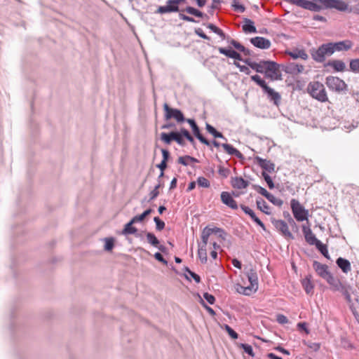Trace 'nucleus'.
Here are the masks:
<instances>
[{
    "mask_svg": "<svg viewBox=\"0 0 359 359\" xmlns=\"http://www.w3.org/2000/svg\"><path fill=\"white\" fill-rule=\"evenodd\" d=\"M306 90L313 99L321 102H328L327 92L322 83L311 81L308 84Z\"/></svg>",
    "mask_w": 359,
    "mask_h": 359,
    "instance_id": "f257e3e1",
    "label": "nucleus"
},
{
    "mask_svg": "<svg viewBox=\"0 0 359 359\" xmlns=\"http://www.w3.org/2000/svg\"><path fill=\"white\" fill-rule=\"evenodd\" d=\"M337 292H340L344 296L346 302L349 304V307L352 313L354 316H357V309L358 305L359 304V297L355 294L354 299H352L351 294H354L353 287L348 283H342Z\"/></svg>",
    "mask_w": 359,
    "mask_h": 359,
    "instance_id": "f03ea898",
    "label": "nucleus"
},
{
    "mask_svg": "<svg viewBox=\"0 0 359 359\" xmlns=\"http://www.w3.org/2000/svg\"><path fill=\"white\" fill-rule=\"evenodd\" d=\"M334 53L332 43H323L318 49H311V55L313 60L317 62H323L326 57L331 56Z\"/></svg>",
    "mask_w": 359,
    "mask_h": 359,
    "instance_id": "7ed1b4c3",
    "label": "nucleus"
},
{
    "mask_svg": "<svg viewBox=\"0 0 359 359\" xmlns=\"http://www.w3.org/2000/svg\"><path fill=\"white\" fill-rule=\"evenodd\" d=\"M292 1L293 2V5L311 11L319 12L323 9H327L326 4L324 3L323 0H292Z\"/></svg>",
    "mask_w": 359,
    "mask_h": 359,
    "instance_id": "20e7f679",
    "label": "nucleus"
},
{
    "mask_svg": "<svg viewBox=\"0 0 359 359\" xmlns=\"http://www.w3.org/2000/svg\"><path fill=\"white\" fill-rule=\"evenodd\" d=\"M325 84L330 90L338 93H346L348 90L346 83L337 76H327L325 79Z\"/></svg>",
    "mask_w": 359,
    "mask_h": 359,
    "instance_id": "39448f33",
    "label": "nucleus"
},
{
    "mask_svg": "<svg viewBox=\"0 0 359 359\" xmlns=\"http://www.w3.org/2000/svg\"><path fill=\"white\" fill-rule=\"evenodd\" d=\"M246 276L250 283L248 287H241L242 291L238 290L240 293L245 295L250 294L251 292H256L258 289V276L255 269H250L246 272Z\"/></svg>",
    "mask_w": 359,
    "mask_h": 359,
    "instance_id": "423d86ee",
    "label": "nucleus"
},
{
    "mask_svg": "<svg viewBox=\"0 0 359 359\" xmlns=\"http://www.w3.org/2000/svg\"><path fill=\"white\" fill-rule=\"evenodd\" d=\"M291 209L294 218L302 222L307 219L308 210H306L296 199H292L290 201Z\"/></svg>",
    "mask_w": 359,
    "mask_h": 359,
    "instance_id": "0eeeda50",
    "label": "nucleus"
},
{
    "mask_svg": "<svg viewBox=\"0 0 359 359\" xmlns=\"http://www.w3.org/2000/svg\"><path fill=\"white\" fill-rule=\"evenodd\" d=\"M163 109L165 111L164 117L165 120H170L173 118L176 120L177 123H182L186 121L182 112L177 109L171 108L167 103L163 104Z\"/></svg>",
    "mask_w": 359,
    "mask_h": 359,
    "instance_id": "6e6552de",
    "label": "nucleus"
},
{
    "mask_svg": "<svg viewBox=\"0 0 359 359\" xmlns=\"http://www.w3.org/2000/svg\"><path fill=\"white\" fill-rule=\"evenodd\" d=\"M264 74L266 78H269L272 81L281 79L279 65L275 62L269 61Z\"/></svg>",
    "mask_w": 359,
    "mask_h": 359,
    "instance_id": "1a4fd4ad",
    "label": "nucleus"
},
{
    "mask_svg": "<svg viewBox=\"0 0 359 359\" xmlns=\"http://www.w3.org/2000/svg\"><path fill=\"white\" fill-rule=\"evenodd\" d=\"M184 1L185 0H168L165 6L158 8L157 13L163 14L178 12L180 11L179 4Z\"/></svg>",
    "mask_w": 359,
    "mask_h": 359,
    "instance_id": "9d476101",
    "label": "nucleus"
},
{
    "mask_svg": "<svg viewBox=\"0 0 359 359\" xmlns=\"http://www.w3.org/2000/svg\"><path fill=\"white\" fill-rule=\"evenodd\" d=\"M214 233H218L219 236L224 238V231L223 229L217 227L209 228L208 226H206L202 231L201 242L199 245H207L210 236Z\"/></svg>",
    "mask_w": 359,
    "mask_h": 359,
    "instance_id": "9b49d317",
    "label": "nucleus"
},
{
    "mask_svg": "<svg viewBox=\"0 0 359 359\" xmlns=\"http://www.w3.org/2000/svg\"><path fill=\"white\" fill-rule=\"evenodd\" d=\"M326 4V8H335L339 11L352 12V8L348 9V5L341 0H323Z\"/></svg>",
    "mask_w": 359,
    "mask_h": 359,
    "instance_id": "f8f14e48",
    "label": "nucleus"
},
{
    "mask_svg": "<svg viewBox=\"0 0 359 359\" xmlns=\"http://www.w3.org/2000/svg\"><path fill=\"white\" fill-rule=\"evenodd\" d=\"M273 224L276 229L285 238L289 239H294V236L289 230L287 223L281 219L273 221Z\"/></svg>",
    "mask_w": 359,
    "mask_h": 359,
    "instance_id": "ddd939ff",
    "label": "nucleus"
},
{
    "mask_svg": "<svg viewBox=\"0 0 359 359\" xmlns=\"http://www.w3.org/2000/svg\"><path fill=\"white\" fill-rule=\"evenodd\" d=\"M313 266L318 275L326 281L332 276V274L329 271L328 266L326 264L314 261Z\"/></svg>",
    "mask_w": 359,
    "mask_h": 359,
    "instance_id": "4468645a",
    "label": "nucleus"
},
{
    "mask_svg": "<svg viewBox=\"0 0 359 359\" xmlns=\"http://www.w3.org/2000/svg\"><path fill=\"white\" fill-rule=\"evenodd\" d=\"M269 60H261L259 62H252L250 59H244L243 62L252 69L259 73H264Z\"/></svg>",
    "mask_w": 359,
    "mask_h": 359,
    "instance_id": "2eb2a0df",
    "label": "nucleus"
},
{
    "mask_svg": "<svg viewBox=\"0 0 359 359\" xmlns=\"http://www.w3.org/2000/svg\"><path fill=\"white\" fill-rule=\"evenodd\" d=\"M331 43L334 53L336 51H348L353 46V42L348 39Z\"/></svg>",
    "mask_w": 359,
    "mask_h": 359,
    "instance_id": "dca6fc26",
    "label": "nucleus"
},
{
    "mask_svg": "<svg viewBox=\"0 0 359 359\" xmlns=\"http://www.w3.org/2000/svg\"><path fill=\"white\" fill-rule=\"evenodd\" d=\"M194 137H197L201 142L209 144L205 136H161V140L165 144H169L172 140H174L173 137H186L190 142H193Z\"/></svg>",
    "mask_w": 359,
    "mask_h": 359,
    "instance_id": "f3484780",
    "label": "nucleus"
},
{
    "mask_svg": "<svg viewBox=\"0 0 359 359\" xmlns=\"http://www.w3.org/2000/svg\"><path fill=\"white\" fill-rule=\"evenodd\" d=\"M263 91L267 95V97L270 101L273 102L276 106H278L280 102L281 97L278 92H276L273 88L268 86L263 89Z\"/></svg>",
    "mask_w": 359,
    "mask_h": 359,
    "instance_id": "a211bd4d",
    "label": "nucleus"
},
{
    "mask_svg": "<svg viewBox=\"0 0 359 359\" xmlns=\"http://www.w3.org/2000/svg\"><path fill=\"white\" fill-rule=\"evenodd\" d=\"M250 42L257 48L268 49L271 47V41L262 36H256L250 39Z\"/></svg>",
    "mask_w": 359,
    "mask_h": 359,
    "instance_id": "6ab92c4d",
    "label": "nucleus"
},
{
    "mask_svg": "<svg viewBox=\"0 0 359 359\" xmlns=\"http://www.w3.org/2000/svg\"><path fill=\"white\" fill-rule=\"evenodd\" d=\"M302 231L305 238L306 241L311 245H315V244L319 241L316 238L314 233L312 232L311 228L307 226H302Z\"/></svg>",
    "mask_w": 359,
    "mask_h": 359,
    "instance_id": "aec40b11",
    "label": "nucleus"
},
{
    "mask_svg": "<svg viewBox=\"0 0 359 359\" xmlns=\"http://www.w3.org/2000/svg\"><path fill=\"white\" fill-rule=\"evenodd\" d=\"M221 200L224 204L229 206L231 209L236 210L238 208L236 201L233 198V197L229 192H222Z\"/></svg>",
    "mask_w": 359,
    "mask_h": 359,
    "instance_id": "412c9836",
    "label": "nucleus"
},
{
    "mask_svg": "<svg viewBox=\"0 0 359 359\" xmlns=\"http://www.w3.org/2000/svg\"><path fill=\"white\" fill-rule=\"evenodd\" d=\"M255 159L257 164L264 170L269 172L274 171L275 165L271 161L263 159L259 156H256Z\"/></svg>",
    "mask_w": 359,
    "mask_h": 359,
    "instance_id": "4be33fe9",
    "label": "nucleus"
},
{
    "mask_svg": "<svg viewBox=\"0 0 359 359\" xmlns=\"http://www.w3.org/2000/svg\"><path fill=\"white\" fill-rule=\"evenodd\" d=\"M304 70V67L302 65H298L295 62H290L284 68V71L290 74H298Z\"/></svg>",
    "mask_w": 359,
    "mask_h": 359,
    "instance_id": "5701e85b",
    "label": "nucleus"
},
{
    "mask_svg": "<svg viewBox=\"0 0 359 359\" xmlns=\"http://www.w3.org/2000/svg\"><path fill=\"white\" fill-rule=\"evenodd\" d=\"M243 211L248 215L251 219L257 224L259 225L264 231H266V227L264 223L256 216L254 211L250 209L249 207L245 205H241V206Z\"/></svg>",
    "mask_w": 359,
    "mask_h": 359,
    "instance_id": "b1692460",
    "label": "nucleus"
},
{
    "mask_svg": "<svg viewBox=\"0 0 359 359\" xmlns=\"http://www.w3.org/2000/svg\"><path fill=\"white\" fill-rule=\"evenodd\" d=\"M286 53L293 59L301 58L304 60H306L309 58L307 53L303 49L295 48L292 51H287Z\"/></svg>",
    "mask_w": 359,
    "mask_h": 359,
    "instance_id": "393cba45",
    "label": "nucleus"
},
{
    "mask_svg": "<svg viewBox=\"0 0 359 359\" xmlns=\"http://www.w3.org/2000/svg\"><path fill=\"white\" fill-rule=\"evenodd\" d=\"M336 263L337 266L341 269V271L345 273H347L351 269V263L346 259L339 257L337 259Z\"/></svg>",
    "mask_w": 359,
    "mask_h": 359,
    "instance_id": "a878e982",
    "label": "nucleus"
},
{
    "mask_svg": "<svg viewBox=\"0 0 359 359\" xmlns=\"http://www.w3.org/2000/svg\"><path fill=\"white\" fill-rule=\"evenodd\" d=\"M327 65L332 67L336 72H344L346 69L345 63L339 60H330Z\"/></svg>",
    "mask_w": 359,
    "mask_h": 359,
    "instance_id": "bb28decb",
    "label": "nucleus"
},
{
    "mask_svg": "<svg viewBox=\"0 0 359 359\" xmlns=\"http://www.w3.org/2000/svg\"><path fill=\"white\" fill-rule=\"evenodd\" d=\"M302 285L306 294H313L314 285L311 282V276H306L302 279Z\"/></svg>",
    "mask_w": 359,
    "mask_h": 359,
    "instance_id": "cd10ccee",
    "label": "nucleus"
},
{
    "mask_svg": "<svg viewBox=\"0 0 359 359\" xmlns=\"http://www.w3.org/2000/svg\"><path fill=\"white\" fill-rule=\"evenodd\" d=\"M146 237L148 243H150L151 245L158 248L161 251L165 250L164 246L158 245L160 242L154 233L148 232L146 234Z\"/></svg>",
    "mask_w": 359,
    "mask_h": 359,
    "instance_id": "c85d7f7f",
    "label": "nucleus"
},
{
    "mask_svg": "<svg viewBox=\"0 0 359 359\" xmlns=\"http://www.w3.org/2000/svg\"><path fill=\"white\" fill-rule=\"evenodd\" d=\"M231 185L238 189H245L248 186V182L242 177H234L231 180Z\"/></svg>",
    "mask_w": 359,
    "mask_h": 359,
    "instance_id": "c756f323",
    "label": "nucleus"
},
{
    "mask_svg": "<svg viewBox=\"0 0 359 359\" xmlns=\"http://www.w3.org/2000/svg\"><path fill=\"white\" fill-rule=\"evenodd\" d=\"M245 24L243 26V29L246 33H256L257 29L254 25V22L248 18H245Z\"/></svg>",
    "mask_w": 359,
    "mask_h": 359,
    "instance_id": "7c9ffc66",
    "label": "nucleus"
},
{
    "mask_svg": "<svg viewBox=\"0 0 359 359\" xmlns=\"http://www.w3.org/2000/svg\"><path fill=\"white\" fill-rule=\"evenodd\" d=\"M197 162L198 160L196 158L188 155L180 156L178 158V163L185 166L191 165L193 163Z\"/></svg>",
    "mask_w": 359,
    "mask_h": 359,
    "instance_id": "2f4dec72",
    "label": "nucleus"
},
{
    "mask_svg": "<svg viewBox=\"0 0 359 359\" xmlns=\"http://www.w3.org/2000/svg\"><path fill=\"white\" fill-rule=\"evenodd\" d=\"M198 257L200 259L201 263L205 264L207 262V245H202L198 244Z\"/></svg>",
    "mask_w": 359,
    "mask_h": 359,
    "instance_id": "473e14b6",
    "label": "nucleus"
},
{
    "mask_svg": "<svg viewBox=\"0 0 359 359\" xmlns=\"http://www.w3.org/2000/svg\"><path fill=\"white\" fill-rule=\"evenodd\" d=\"M256 203L258 209H259L262 212L266 215L271 214L270 208L264 200H263L262 198H259L257 200Z\"/></svg>",
    "mask_w": 359,
    "mask_h": 359,
    "instance_id": "72a5a7b5",
    "label": "nucleus"
},
{
    "mask_svg": "<svg viewBox=\"0 0 359 359\" xmlns=\"http://www.w3.org/2000/svg\"><path fill=\"white\" fill-rule=\"evenodd\" d=\"M327 282L331 286V289L333 291H338L343 283L339 279L334 278L333 276L330 278Z\"/></svg>",
    "mask_w": 359,
    "mask_h": 359,
    "instance_id": "f704fd0d",
    "label": "nucleus"
},
{
    "mask_svg": "<svg viewBox=\"0 0 359 359\" xmlns=\"http://www.w3.org/2000/svg\"><path fill=\"white\" fill-rule=\"evenodd\" d=\"M327 282L331 286V289L333 291H338L343 283L339 279L334 278L333 276L330 278Z\"/></svg>",
    "mask_w": 359,
    "mask_h": 359,
    "instance_id": "c9c22d12",
    "label": "nucleus"
},
{
    "mask_svg": "<svg viewBox=\"0 0 359 359\" xmlns=\"http://www.w3.org/2000/svg\"><path fill=\"white\" fill-rule=\"evenodd\" d=\"M133 224H135V222H132V219L128 223H127L122 231V234H135L137 232V229L135 227L133 226Z\"/></svg>",
    "mask_w": 359,
    "mask_h": 359,
    "instance_id": "e433bc0d",
    "label": "nucleus"
},
{
    "mask_svg": "<svg viewBox=\"0 0 359 359\" xmlns=\"http://www.w3.org/2000/svg\"><path fill=\"white\" fill-rule=\"evenodd\" d=\"M182 11H185L187 13L193 15L198 18H203L204 16H206V15L203 14L201 11L191 6H187Z\"/></svg>",
    "mask_w": 359,
    "mask_h": 359,
    "instance_id": "4c0bfd02",
    "label": "nucleus"
},
{
    "mask_svg": "<svg viewBox=\"0 0 359 359\" xmlns=\"http://www.w3.org/2000/svg\"><path fill=\"white\" fill-rule=\"evenodd\" d=\"M315 246L321 252V254L326 258L330 259L327 248L320 241H318Z\"/></svg>",
    "mask_w": 359,
    "mask_h": 359,
    "instance_id": "58836bf2",
    "label": "nucleus"
},
{
    "mask_svg": "<svg viewBox=\"0 0 359 359\" xmlns=\"http://www.w3.org/2000/svg\"><path fill=\"white\" fill-rule=\"evenodd\" d=\"M207 27L212 30L215 34H218L222 39H225V34L224 33V32L217 27H216L215 25L209 23L207 25Z\"/></svg>",
    "mask_w": 359,
    "mask_h": 359,
    "instance_id": "ea45409f",
    "label": "nucleus"
},
{
    "mask_svg": "<svg viewBox=\"0 0 359 359\" xmlns=\"http://www.w3.org/2000/svg\"><path fill=\"white\" fill-rule=\"evenodd\" d=\"M266 198L271 202L272 203L273 205L278 206V207H281L283 204V201L280 199V198H276L275 197L273 194H269Z\"/></svg>",
    "mask_w": 359,
    "mask_h": 359,
    "instance_id": "a19ab883",
    "label": "nucleus"
},
{
    "mask_svg": "<svg viewBox=\"0 0 359 359\" xmlns=\"http://www.w3.org/2000/svg\"><path fill=\"white\" fill-rule=\"evenodd\" d=\"M186 121L189 123L190 127L191 128L193 131V135H202L201 133L198 126H197L196 121L194 119L189 118L187 119Z\"/></svg>",
    "mask_w": 359,
    "mask_h": 359,
    "instance_id": "79ce46f5",
    "label": "nucleus"
},
{
    "mask_svg": "<svg viewBox=\"0 0 359 359\" xmlns=\"http://www.w3.org/2000/svg\"><path fill=\"white\" fill-rule=\"evenodd\" d=\"M251 79L259 85L262 90L267 86L265 81L263 80L259 75L255 74L251 76Z\"/></svg>",
    "mask_w": 359,
    "mask_h": 359,
    "instance_id": "37998d69",
    "label": "nucleus"
},
{
    "mask_svg": "<svg viewBox=\"0 0 359 359\" xmlns=\"http://www.w3.org/2000/svg\"><path fill=\"white\" fill-rule=\"evenodd\" d=\"M349 67L353 72L359 73V58L351 60Z\"/></svg>",
    "mask_w": 359,
    "mask_h": 359,
    "instance_id": "c03bdc74",
    "label": "nucleus"
},
{
    "mask_svg": "<svg viewBox=\"0 0 359 359\" xmlns=\"http://www.w3.org/2000/svg\"><path fill=\"white\" fill-rule=\"evenodd\" d=\"M104 250L107 251H111L114 248V240L113 238H104Z\"/></svg>",
    "mask_w": 359,
    "mask_h": 359,
    "instance_id": "a18cd8bd",
    "label": "nucleus"
},
{
    "mask_svg": "<svg viewBox=\"0 0 359 359\" xmlns=\"http://www.w3.org/2000/svg\"><path fill=\"white\" fill-rule=\"evenodd\" d=\"M185 271L187 273V274L186 275V278L187 279H189V277L188 276V275H189V276H190V277H191L195 280L196 283H200L201 278H200V276L198 274H196L194 272L191 271L187 267L185 269Z\"/></svg>",
    "mask_w": 359,
    "mask_h": 359,
    "instance_id": "49530a36",
    "label": "nucleus"
},
{
    "mask_svg": "<svg viewBox=\"0 0 359 359\" xmlns=\"http://www.w3.org/2000/svg\"><path fill=\"white\" fill-rule=\"evenodd\" d=\"M262 175L266 181L269 188L270 189H273L275 186L271 177L266 172H262Z\"/></svg>",
    "mask_w": 359,
    "mask_h": 359,
    "instance_id": "de8ad7c7",
    "label": "nucleus"
},
{
    "mask_svg": "<svg viewBox=\"0 0 359 359\" xmlns=\"http://www.w3.org/2000/svg\"><path fill=\"white\" fill-rule=\"evenodd\" d=\"M197 184L199 187L208 188L210 186V182L203 177H199L197 179Z\"/></svg>",
    "mask_w": 359,
    "mask_h": 359,
    "instance_id": "09e8293b",
    "label": "nucleus"
},
{
    "mask_svg": "<svg viewBox=\"0 0 359 359\" xmlns=\"http://www.w3.org/2000/svg\"><path fill=\"white\" fill-rule=\"evenodd\" d=\"M161 135H191L185 128H180V131L171 130L168 133H161Z\"/></svg>",
    "mask_w": 359,
    "mask_h": 359,
    "instance_id": "8fccbe9b",
    "label": "nucleus"
},
{
    "mask_svg": "<svg viewBox=\"0 0 359 359\" xmlns=\"http://www.w3.org/2000/svg\"><path fill=\"white\" fill-rule=\"evenodd\" d=\"M240 346L243 349V351L248 353L249 355L253 357L255 353L253 352L252 348L250 345L247 344H241Z\"/></svg>",
    "mask_w": 359,
    "mask_h": 359,
    "instance_id": "3c124183",
    "label": "nucleus"
},
{
    "mask_svg": "<svg viewBox=\"0 0 359 359\" xmlns=\"http://www.w3.org/2000/svg\"><path fill=\"white\" fill-rule=\"evenodd\" d=\"M154 222L156 224V229L158 231H161V230H163L164 229L165 223H164V222L161 220L158 217H155L154 218Z\"/></svg>",
    "mask_w": 359,
    "mask_h": 359,
    "instance_id": "603ef678",
    "label": "nucleus"
},
{
    "mask_svg": "<svg viewBox=\"0 0 359 359\" xmlns=\"http://www.w3.org/2000/svg\"><path fill=\"white\" fill-rule=\"evenodd\" d=\"M224 149L229 154V155H233L235 154L236 149L233 147L231 145L228 144H222Z\"/></svg>",
    "mask_w": 359,
    "mask_h": 359,
    "instance_id": "864d4df0",
    "label": "nucleus"
},
{
    "mask_svg": "<svg viewBox=\"0 0 359 359\" xmlns=\"http://www.w3.org/2000/svg\"><path fill=\"white\" fill-rule=\"evenodd\" d=\"M255 191H257L259 194L264 196V197H267V196L270 194L264 188L259 186V185H254L253 186Z\"/></svg>",
    "mask_w": 359,
    "mask_h": 359,
    "instance_id": "5fc2aeb1",
    "label": "nucleus"
},
{
    "mask_svg": "<svg viewBox=\"0 0 359 359\" xmlns=\"http://www.w3.org/2000/svg\"><path fill=\"white\" fill-rule=\"evenodd\" d=\"M276 321L281 325L286 324L288 323L287 318L283 314H278L276 316Z\"/></svg>",
    "mask_w": 359,
    "mask_h": 359,
    "instance_id": "6e6d98bb",
    "label": "nucleus"
},
{
    "mask_svg": "<svg viewBox=\"0 0 359 359\" xmlns=\"http://www.w3.org/2000/svg\"><path fill=\"white\" fill-rule=\"evenodd\" d=\"M203 298L210 304H213L215 303V297L211 294H209L208 292H205L203 294Z\"/></svg>",
    "mask_w": 359,
    "mask_h": 359,
    "instance_id": "4d7b16f0",
    "label": "nucleus"
},
{
    "mask_svg": "<svg viewBox=\"0 0 359 359\" xmlns=\"http://www.w3.org/2000/svg\"><path fill=\"white\" fill-rule=\"evenodd\" d=\"M234 65L238 67L239 68L240 71L241 72H244L246 74H250V71L249 69V68L246 66H244V65H241L238 62H234Z\"/></svg>",
    "mask_w": 359,
    "mask_h": 359,
    "instance_id": "13d9d810",
    "label": "nucleus"
},
{
    "mask_svg": "<svg viewBox=\"0 0 359 359\" xmlns=\"http://www.w3.org/2000/svg\"><path fill=\"white\" fill-rule=\"evenodd\" d=\"M232 6L233 7L235 11H238L240 13H243L245 9L244 6L238 4L236 1H233Z\"/></svg>",
    "mask_w": 359,
    "mask_h": 359,
    "instance_id": "bf43d9fd",
    "label": "nucleus"
},
{
    "mask_svg": "<svg viewBox=\"0 0 359 359\" xmlns=\"http://www.w3.org/2000/svg\"><path fill=\"white\" fill-rule=\"evenodd\" d=\"M218 50L221 54H223V55H226V57H230L233 50L226 49L222 47H219Z\"/></svg>",
    "mask_w": 359,
    "mask_h": 359,
    "instance_id": "052dcab7",
    "label": "nucleus"
},
{
    "mask_svg": "<svg viewBox=\"0 0 359 359\" xmlns=\"http://www.w3.org/2000/svg\"><path fill=\"white\" fill-rule=\"evenodd\" d=\"M206 129L208 133L211 135H222L221 133L217 131V130L211 125L206 123Z\"/></svg>",
    "mask_w": 359,
    "mask_h": 359,
    "instance_id": "680f3d73",
    "label": "nucleus"
},
{
    "mask_svg": "<svg viewBox=\"0 0 359 359\" xmlns=\"http://www.w3.org/2000/svg\"><path fill=\"white\" fill-rule=\"evenodd\" d=\"M179 17L181 20H183L187 22H196L197 21L193 18L192 17H189L188 15H186L183 13H180Z\"/></svg>",
    "mask_w": 359,
    "mask_h": 359,
    "instance_id": "e2e57ef3",
    "label": "nucleus"
},
{
    "mask_svg": "<svg viewBox=\"0 0 359 359\" xmlns=\"http://www.w3.org/2000/svg\"><path fill=\"white\" fill-rule=\"evenodd\" d=\"M195 33L202 39H210V38L203 32V31L201 28L196 29Z\"/></svg>",
    "mask_w": 359,
    "mask_h": 359,
    "instance_id": "0e129e2a",
    "label": "nucleus"
},
{
    "mask_svg": "<svg viewBox=\"0 0 359 359\" xmlns=\"http://www.w3.org/2000/svg\"><path fill=\"white\" fill-rule=\"evenodd\" d=\"M154 257L159 262H162L164 264H167L168 262L163 258L162 255L160 252H156L154 254Z\"/></svg>",
    "mask_w": 359,
    "mask_h": 359,
    "instance_id": "69168bd1",
    "label": "nucleus"
},
{
    "mask_svg": "<svg viewBox=\"0 0 359 359\" xmlns=\"http://www.w3.org/2000/svg\"><path fill=\"white\" fill-rule=\"evenodd\" d=\"M230 58H233V59L243 61V62L244 60L242 58L241 55L238 53H237L236 51H235L233 50H232Z\"/></svg>",
    "mask_w": 359,
    "mask_h": 359,
    "instance_id": "338daca9",
    "label": "nucleus"
},
{
    "mask_svg": "<svg viewBox=\"0 0 359 359\" xmlns=\"http://www.w3.org/2000/svg\"><path fill=\"white\" fill-rule=\"evenodd\" d=\"M144 218H145V217L142 213L140 215H136V216L133 217L132 218V222H135V223L140 222L143 221Z\"/></svg>",
    "mask_w": 359,
    "mask_h": 359,
    "instance_id": "774afa93",
    "label": "nucleus"
}]
</instances>
